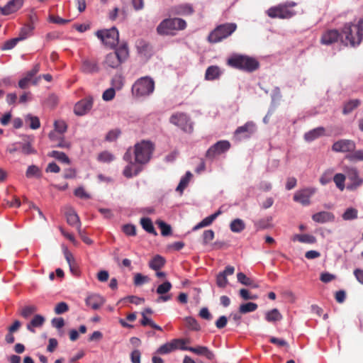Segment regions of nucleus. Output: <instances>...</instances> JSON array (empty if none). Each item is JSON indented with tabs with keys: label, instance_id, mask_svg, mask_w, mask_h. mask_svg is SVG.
Masks as SVG:
<instances>
[{
	"label": "nucleus",
	"instance_id": "5fc2aeb1",
	"mask_svg": "<svg viewBox=\"0 0 363 363\" xmlns=\"http://www.w3.org/2000/svg\"><path fill=\"white\" fill-rule=\"evenodd\" d=\"M213 217L214 216H209L205 218L203 220H202L200 223H199L193 228V230H197L201 228L210 225L214 220Z\"/></svg>",
	"mask_w": 363,
	"mask_h": 363
},
{
	"label": "nucleus",
	"instance_id": "4468645a",
	"mask_svg": "<svg viewBox=\"0 0 363 363\" xmlns=\"http://www.w3.org/2000/svg\"><path fill=\"white\" fill-rule=\"evenodd\" d=\"M256 130L254 122L248 121L242 126H239L234 133V138L237 140L250 138Z\"/></svg>",
	"mask_w": 363,
	"mask_h": 363
},
{
	"label": "nucleus",
	"instance_id": "cd10ccee",
	"mask_svg": "<svg viewBox=\"0 0 363 363\" xmlns=\"http://www.w3.org/2000/svg\"><path fill=\"white\" fill-rule=\"evenodd\" d=\"M65 216L67 218V222L69 225L75 226L78 228L80 227V220L77 213L72 209L69 208L66 213Z\"/></svg>",
	"mask_w": 363,
	"mask_h": 363
},
{
	"label": "nucleus",
	"instance_id": "423d86ee",
	"mask_svg": "<svg viewBox=\"0 0 363 363\" xmlns=\"http://www.w3.org/2000/svg\"><path fill=\"white\" fill-rule=\"evenodd\" d=\"M186 26V21L182 18H167L159 24L157 31L160 35H173L174 30H184Z\"/></svg>",
	"mask_w": 363,
	"mask_h": 363
},
{
	"label": "nucleus",
	"instance_id": "39448f33",
	"mask_svg": "<svg viewBox=\"0 0 363 363\" xmlns=\"http://www.w3.org/2000/svg\"><path fill=\"white\" fill-rule=\"evenodd\" d=\"M296 6V2L287 1L269 8L267 11V13L272 18H290L296 14V12L291 9V8Z\"/></svg>",
	"mask_w": 363,
	"mask_h": 363
},
{
	"label": "nucleus",
	"instance_id": "e433bc0d",
	"mask_svg": "<svg viewBox=\"0 0 363 363\" xmlns=\"http://www.w3.org/2000/svg\"><path fill=\"white\" fill-rule=\"evenodd\" d=\"M35 28V26L31 24H25L23 27L21 28L18 39L21 41L26 39L30 35H31L33 30Z\"/></svg>",
	"mask_w": 363,
	"mask_h": 363
},
{
	"label": "nucleus",
	"instance_id": "2eb2a0df",
	"mask_svg": "<svg viewBox=\"0 0 363 363\" xmlns=\"http://www.w3.org/2000/svg\"><path fill=\"white\" fill-rule=\"evenodd\" d=\"M230 147V143L228 140H220L207 150L206 157L208 159H213L216 156L228 151Z\"/></svg>",
	"mask_w": 363,
	"mask_h": 363
},
{
	"label": "nucleus",
	"instance_id": "f257e3e1",
	"mask_svg": "<svg viewBox=\"0 0 363 363\" xmlns=\"http://www.w3.org/2000/svg\"><path fill=\"white\" fill-rule=\"evenodd\" d=\"M363 40V17L357 23H347L341 30V43L346 46L356 47Z\"/></svg>",
	"mask_w": 363,
	"mask_h": 363
},
{
	"label": "nucleus",
	"instance_id": "a18cd8bd",
	"mask_svg": "<svg viewBox=\"0 0 363 363\" xmlns=\"http://www.w3.org/2000/svg\"><path fill=\"white\" fill-rule=\"evenodd\" d=\"M333 172L334 170L333 169L325 170L320 177V183L322 185H325L330 182Z\"/></svg>",
	"mask_w": 363,
	"mask_h": 363
},
{
	"label": "nucleus",
	"instance_id": "58836bf2",
	"mask_svg": "<svg viewBox=\"0 0 363 363\" xmlns=\"http://www.w3.org/2000/svg\"><path fill=\"white\" fill-rule=\"evenodd\" d=\"M230 228L233 233H240L245 228V224L242 220L236 218L230 223Z\"/></svg>",
	"mask_w": 363,
	"mask_h": 363
},
{
	"label": "nucleus",
	"instance_id": "f3484780",
	"mask_svg": "<svg viewBox=\"0 0 363 363\" xmlns=\"http://www.w3.org/2000/svg\"><path fill=\"white\" fill-rule=\"evenodd\" d=\"M185 340L183 339H174L169 342H167L161 345L157 350V353L160 354H169L181 346H184Z\"/></svg>",
	"mask_w": 363,
	"mask_h": 363
},
{
	"label": "nucleus",
	"instance_id": "412c9836",
	"mask_svg": "<svg viewBox=\"0 0 363 363\" xmlns=\"http://www.w3.org/2000/svg\"><path fill=\"white\" fill-rule=\"evenodd\" d=\"M341 38V33L337 30L332 29L325 31L321 36L320 43L323 45H331Z\"/></svg>",
	"mask_w": 363,
	"mask_h": 363
},
{
	"label": "nucleus",
	"instance_id": "a211bd4d",
	"mask_svg": "<svg viewBox=\"0 0 363 363\" xmlns=\"http://www.w3.org/2000/svg\"><path fill=\"white\" fill-rule=\"evenodd\" d=\"M93 105V99L91 96L86 97L77 102L74 108V112L77 116H83L89 111Z\"/></svg>",
	"mask_w": 363,
	"mask_h": 363
},
{
	"label": "nucleus",
	"instance_id": "9d476101",
	"mask_svg": "<svg viewBox=\"0 0 363 363\" xmlns=\"http://www.w3.org/2000/svg\"><path fill=\"white\" fill-rule=\"evenodd\" d=\"M169 122L186 133H191L193 130V125L189 117L184 113L177 112L172 114L169 118Z\"/></svg>",
	"mask_w": 363,
	"mask_h": 363
},
{
	"label": "nucleus",
	"instance_id": "de8ad7c7",
	"mask_svg": "<svg viewBox=\"0 0 363 363\" xmlns=\"http://www.w3.org/2000/svg\"><path fill=\"white\" fill-rule=\"evenodd\" d=\"M358 211L356 208H349L342 214L345 220H353L357 218Z\"/></svg>",
	"mask_w": 363,
	"mask_h": 363
},
{
	"label": "nucleus",
	"instance_id": "ddd939ff",
	"mask_svg": "<svg viewBox=\"0 0 363 363\" xmlns=\"http://www.w3.org/2000/svg\"><path fill=\"white\" fill-rule=\"evenodd\" d=\"M316 192V189L308 187L297 191L294 195V201L303 206L311 204V198Z\"/></svg>",
	"mask_w": 363,
	"mask_h": 363
},
{
	"label": "nucleus",
	"instance_id": "a878e982",
	"mask_svg": "<svg viewBox=\"0 0 363 363\" xmlns=\"http://www.w3.org/2000/svg\"><path fill=\"white\" fill-rule=\"evenodd\" d=\"M172 13L175 15L188 16L191 15L194 10L193 6L189 4H180L172 9Z\"/></svg>",
	"mask_w": 363,
	"mask_h": 363
},
{
	"label": "nucleus",
	"instance_id": "4be33fe9",
	"mask_svg": "<svg viewBox=\"0 0 363 363\" xmlns=\"http://www.w3.org/2000/svg\"><path fill=\"white\" fill-rule=\"evenodd\" d=\"M81 70L86 74H94L99 71V66L95 60L84 59L82 61Z\"/></svg>",
	"mask_w": 363,
	"mask_h": 363
},
{
	"label": "nucleus",
	"instance_id": "774afa93",
	"mask_svg": "<svg viewBox=\"0 0 363 363\" xmlns=\"http://www.w3.org/2000/svg\"><path fill=\"white\" fill-rule=\"evenodd\" d=\"M74 195L81 199H88L90 198L89 194H88L83 187H78L74 190Z\"/></svg>",
	"mask_w": 363,
	"mask_h": 363
},
{
	"label": "nucleus",
	"instance_id": "052dcab7",
	"mask_svg": "<svg viewBox=\"0 0 363 363\" xmlns=\"http://www.w3.org/2000/svg\"><path fill=\"white\" fill-rule=\"evenodd\" d=\"M21 41L18 38H12L11 40H9L4 43L3 46L1 47L2 50H9L12 48H13L16 44Z\"/></svg>",
	"mask_w": 363,
	"mask_h": 363
},
{
	"label": "nucleus",
	"instance_id": "2f4dec72",
	"mask_svg": "<svg viewBox=\"0 0 363 363\" xmlns=\"http://www.w3.org/2000/svg\"><path fill=\"white\" fill-rule=\"evenodd\" d=\"M49 138L50 140L53 142H57L55 144L56 147H62V148H68L69 147V143L65 140V139L62 137H60L59 139H57V135L55 132H50L49 133Z\"/></svg>",
	"mask_w": 363,
	"mask_h": 363
},
{
	"label": "nucleus",
	"instance_id": "c9c22d12",
	"mask_svg": "<svg viewBox=\"0 0 363 363\" xmlns=\"http://www.w3.org/2000/svg\"><path fill=\"white\" fill-rule=\"evenodd\" d=\"M140 224L143 228L149 233L157 235V232L153 226L152 222L149 218H143L140 219Z\"/></svg>",
	"mask_w": 363,
	"mask_h": 363
},
{
	"label": "nucleus",
	"instance_id": "c756f323",
	"mask_svg": "<svg viewBox=\"0 0 363 363\" xmlns=\"http://www.w3.org/2000/svg\"><path fill=\"white\" fill-rule=\"evenodd\" d=\"M45 320V318L41 315H35L27 325V329L32 333H35L33 328L41 327L44 324Z\"/></svg>",
	"mask_w": 363,
	"mask_h": 363
},
{
	"label": "nucleus",
	"instance_id": "bb28decb",
	"mask_svg": "<svg viewBox=\"0 0 363 363\" xmlns=\"http://www.w3.org/2000/svg\"><path fill=\"white\" fill-rule=\"evenodd\" d=\"M324 133L325 128L323 127H318L304 134V139L307 142H311L323 135Z\"/></svg>",
	"mask_w": 363,
	"mask_h": 363
},
{
	"label": "nucleus",
	"instance_id": "a19ab883",
	"mask_svg": "<svg viewBox=\"0 0 363 363\" xmlns=\"http://www.w3.org/2000/svg\"><path fill=\"white\" fill-rule=\"evenodd\" d=\"M42 175L40 169L36 165H30L28 167L26 176L27 178H40Z\"/></svg>",
	"mask_w": 363,
	"mask_h": 363
},
{
	"label": "nucleus",
	"instance_id": "7ed1b4c3",
	"mask_svg": "<svg viewBox=\"0 0 363 363\" xmlns=\"http://www.w3.org/2000/svg\"><path fill=\"white\" fill-rule=\"evenodd\" d=\"M129 57V50L126 43H121L114 52L106 55L104 65L111 68H117L125 62Z\"/></svg>",
	"mask_w": 363,
	"mask_h": 363
},
{
	"label": "nucleus",
	"instance_id": "09e8293b",
	"mask_svg": "<svg viewBox=\"0 0 363 363\" xmlns=\"http://www.w3.org/2000/svg\"><path fill=\"white\" fill-rule=\"evenodd\" d=\"M55 131L60 134H63L67 131V125L65 121L62 120L55 121L54 123Z\"/></svg>",
	"mask_w": 363,
	"mask_h": 363
},
{
	"label": "nucleus",
	"instance_id": "3c124183",
	"mask_svg": "<svg viewBox=\"0 0 363 363\" xmlns=\"http://www.w3.org/2000/svg\"><path fill=\"white\" fill-rule=\"evenodd\" d=\"M50 155L57 159V160L62 162L64 163L69 164L70 162L69 157L64 152L53 150L51 152Z\"/></svg>",
	"mask_w": 363,
	"mask_h": 363
},
{
	"label": "nucleus",
	"instance_id": "680f3d73",
	"mask_svg": "<svg viewBox=\"0 0 363 363\" xmlns=\"http://www.w3.org/2000/svg\"><path fill=\"white\" fill-rule=\"evenodd\" d=\"M202 238L203 245H207L213 240L214 232L212 230H204Z\"/></svg>",
	"mask_w": 363,
	"mask_h": 363
},
{
	"label": "nucleus",
	"instance_id": "603ef678",
	"mask_svg": "<svg viewBox=\"0 0 363 363\" xmlns=\"http://www.w3.org/2000/svg\"><path fill=\"white\" fill-rule=\"evenodd\" d=\"M158 226L160 227L161 230V234L163 236H167L169 235L172 233V228L171 226L166 223H164L162 220H158L157 222Z\"/></svg>",
	"mask_w": 363,
	"mask_h": 363
},
{
	"label": "nucleus",
	"instance_id": "1a4fd4ad",
	"mask_svg": "<svg viewBox=\"0 0 363 363\" xmlns=\"http://www.w3.org/2000/svg\"><path fill=\"white\" fill-rule=\"evenodd\" d=\"M96 35L107 47L112 48L118 43L119 33L116 27H113L111 29L98 30L96 33Z\"/></svg>",
	"mask_w": 363,
	"mask_h": 363
},
{
	"label": "nucleus",
	"instance_id": "dca6fc26",
	"mask_svg": "<svg viewBox=\"0 0 363 363\" xmlns=\"http://www.w3.org/2000/svg\"><path fill=\"white\" fill-rule=\"evenodd\" d=\"M180 349L182 350H187L197 355L203 356L209 361H213L215 359V354L213 351L210 350L206 346L198 345L196 347H187L181 346Z\"/></svg>",
	"mask_w": 363,
	"mask_h": 363
},
{
	"label": "nucleus",
	"instance_id": "473e14b6",
	"mask_svg": "<svg viewBox=\"0 0 363 363\" xmlns=\"http://www.w3.org/2000/svg\"><path fill=\"white\" fill-rule=\"evenodd\" d=\"M192 174L190 172H186V174L182 177L176 190L180 194H182L185 188L188 186Z\"/></svg>",
	"mask_w": 363,
	"mask_h": 363
},
{
	"label": "nucleus",
	"instance_id": "20e7f679",
	"mask_svg": "<svg viewBox=\"0 0 363 363\" xmlns=\"http://www.w3.org/2000/svg\"><path fill=\"white\" fill-rule=\"evenodd\" d=\"M153 150L154 145L151 142L143 140L136 143L131 152L134 154L135 163L143 165L150 160Z\"/></svg>",
	"mask_w": 363,
	"mask_h": 363
},
{
	"label": "nucleus",
	"instance_id": "c85d7f7f",
	"mask_svg": "<svg viewBox=\"0 0 363 363\" xmlns=\"http://www.w3.org/2000/svg\"><path fill=\"white\" fill-rule=\"evenodd\" d=\"M221 74V71L219 67L216 65H212L208 67L205 73V79L206 80L212 81L217 79L220 77Z\"/></svg>",
	"mask_w": 363,
	"mask_h": 363
},
{
	"label": "nucleus",
	"instance_id": "0e129e2a",
	"mask_svg": "<svg viewBox=\"0 0 363 363\" xmlns=\"http://www.w3.org/2000/svg\"><path fill=\"white\" fill-rule=\"evenodd\" d=\"M21 152L24 155L34 154L36 152L35 149L32 147L30 143H25L22 144Z\"/></svg>",
	"mask_w": 363,
	"mask_h": 363
},
{
	"label": "nucleus",
	"instance_id": "338daca9",
	"mask_svg": "<svg viewBox=\"0 0 363 363\" xmlns=\"http://www.w3.org/2000/svg\"><path fill=\"white\" fill-rule=\"evenodd\" d=\"M299 239L300 242L313 244L316 242V239L313 235L308 234H302Z\"/></svg>",
	"mask_w": 363,
	"mask_h": 363
},
{
	"label": "nucleus",
	"instance_id": "f704fd0d",
	"mask_svg": "<svg viewBox=\"0 0 363 363\" xmlns=\"http://www.w3.org/2000/svg\"><path fill=\"white\" fill-rule=\"evenodd\" d=\"M238 281L243 285L257 288L258 285L254 282L252 279L247 277L244 273L239 272L237 274Z\"/></svg>",
	"mask_w": 363,
	"mask_h": 363
},
{
	"label": "nucleus",
	"instance_id": "aec40b11",
	"mask_svg": "<svg viewBox=\"0 0 363 363\" xmlns=\"http://www.w3.org/2000/svg\"><path fill=\"white\" fill-rule=\"evenodd\" d=\"M235 268L233 266H227L225 269L216 276V284L220 288H225L228 284L227 276L233 274Z\"/></svg>",
	"mask_w": 363,
	"mask_h": 363
},
{
	"label": "nucleus",
	"instance_id": "69168bd1",
	"mask_svg": "<svg viewBox=\"0 0 363 363\" xmlns=\"http://www.w3.org/2000/svg\"><path fill=\"white\" fill-rule=\"evenodd\" d=\"M115 95V89L113 88H109L103 93L102 99L106 101H108L112 100L114 98Z\"/></svg>",
	"mask_w": 363,
	"mask_h": 363
},
{
	"label": "nucleus",
	"instance_id": "37998d69",
	"mask_svg": "<svg viewBox=\"0 0 363 363\" xmlns=\"http://www.w3.org/2000/svg\"><path fill=\"white\" fill-rule=\"evenodd\" d=\"M25 120L26 123H30L29 126L31 129L35 130L39 128L40 126V120L37 116H33L30 114H28L26 116Z\"/></svg>",
	"mask_w": 363,
	"mask_h": 363
},
{
	"label": "nucleus",
	"instance_id": "bf43d9fd",
	"mask_svg": "<svg viewBox=\"0 0 363 363\" xmlns=\"http://www.w3.org/2000/svg\"><path fill=\"white\" fill-rule=\"evenodd\" d=\"M54 311L57 315L62 314L69 311V306L65 302H60L55 306Z\"/></svg>",
	"mask_w": 363,
	"mask_h": 363
},
{
	"label": "nucleus",
	"instance_id": "6ab92c4d",
	"mask_svg": "<svg viewBox=\"0 0 363 363\" xmlns=\"http://www.w3.org/2000/svg\"><path fill=\"white\" fill-rule=\"evenodd\" d=\"M348 179L352 182L351 184L347 186V189L356 190L363 184V179L359 175V172L356 168H350L347 172Z\"/></svg>",
	"mask_w": 363,
	"mask_h": 363
},
{
	"label": "nucleus",
	"instance_id": "e2e57ef3",
	"mask_svg": "<svg viewBox=\"0 0 363 363\" xmlns=\"http://www.w3.org/2000/svg\"><path fill=\"white\" fill-rule=\"evenodd\" d=\"M239 294L244 300H255L257 298V295H252L249 290L246 289H241L239 291Z\"/></svg>",
	"mask_w": 363,
	"mask_h": 363
},
{
	"label": "nucleus",
	"instance_id": "5701e85b",
	"mask_svg": "<svg viewBox=\"0 0 363 363\" xmlns=\"http://www.w3.org/2000/svg\"><path fill=\"white\" fill-rule=\"evenodd\" d=\"M23 5V0H11L1 8V13L4 15L11 14L19 10Z\"/></svg>",
	"mask_w": 363,
	"mask_h": 363
},
{
	"label": "nucleus",
	"instance_id": "4d7b16f0",
	"mask_svg": "<svg viewBox=\"0 0 363 363\" xmlns=\"http://www.w3.org/2000/svg\"><path fill=\"white\" fill-rule=\"evenodd\" d=\"M171 289L172 284L169 281H166L163 284L158 286L157 289V293L158 294L163 295L169 291Z\"/></svg>",
	"mask_w": 363,
	"mask_h": 363
},
{
	"label": "nucleus",
	"instance_id": "7c9ffc66",
	"mask_svg": "<svg viewBox=\"0 0 363 363\" xmlns=\"http://www.w3.org/2000/svg\"><path fill=\"white\" fill-rule=\"evenodd\" d=\"M265 319L269 323L279 321L282 319V315L277 308H274L265 313Z\"/></svg>",
	"mask_w": 363,
	"mask_h": 363
},
{
	"label": "nucleus",
	"instance_id": "6e6552de",
	"mask_svg": "<svg viewBox=\"0 0 363 363\" xmlns=\"http://www.w3.org/2000/svg\"><path fill=\"white\" fill-rule=\"evenodd\" d=\"M237 28V25L234 23H227L217 26L208 37V40L211 43H218L230 36Z\"/></svg>",
	"mask_w": 363,
	"mask_h": 363
},
{
	"label": "nucleus",
	"instance_id": "72a5a7b5",
	"mask_svg": "<svg viewBox=\"0 0 363 363\" xmlns=\"http://www.w3.org/2000/svg\"><path fill=\"white\" fill-rule=\"evenodd\" d=\"M165 264V259L160 255H156L149 263V267L153 270H158Z\"/></svg>",
	"mask_w": 363,
	"mask_h": 363
},
{
	"label": "nucleus",
	"instance_id": "393cba45",
	"mask_svg": "<svg viewBox=\"0 0 363 363\" xmlns=\"http://www.w3.org/2000/svg\"><path fill=\"white\" fill-rule=\"evenodd\" d=\"M104 302L105 299L98 294L90 295L86 299V304L94 310L99 309Z\"/></svg>",
	"mask_w": 363,
	"mask_h": 363
},
{
	"label": "nucleus",
	"instance_id": "0eeeda50",
	"mask_svg": "<svg viewBox=\"0 0 363 363\" xmlns=\"http://www.w3.org/2000/svg\"><path fill=\"white\" fill-rule=\"evenodd\" d=\"M155 82L150 77H143L138 79L132 87V91L138 97L147 96L153 93Z\"/></svg>",
	"mask_w": 363,
	"mask_h": 363
},
{
	"label": "nucleus",
	"instance_id": "6e6d98bb",
	"mask_svg": "<svg viewBox=\"0 0 363 363\" xmlns=\"http://www.w3.org/2000/svg\"><path fill=\"white\" fill-rule=\"evenodd\" d=\"M121 133V131L118 128L111 130L106 135V140L108 142L115 141L120 136Z\"/></svg>",
	"mask_w": 363,
	"mask_h": 363
},
{
	"label": "nucleus",
	"instance_id": "f03ea898",
	"mask_svg": "<svg viewBox=\"0 0 363 363\" xmlns=\"http://www.w3.org/2000/svg\"><path fill=\"white\" fill-rule=\"evenodd\" d=\"M227 63L235 69L247 72H252L259 67V63L255 58L243 55H233L228 59Z\"/></svg>",
	"mask_w": 363,
	"mask_h": 363
},
{
	"label": "nucleus",
	"instance_id": "c03bdc74",
	"mask_svg": "<svg viewBox=\"0 0 363 363\" xmlns=\"http://www.w3.org/2000/svg\"><path fill=\"white\" fill-rule=\"evenodd\" d=\"M185 323H186V327L191 330L198 331L200 330V325H199V323L193 317H191V316L186 317L185 318Z\"/></svg>",
	"mask_w": 363,
	"mask_h": 363
},
{
	"label": "nucleus",
	"instance_id": "4c0bfd02",
	"mask_svg": "<svg viewBox=\"0 0 363 363\" xmlns=\"http://www.w3.org/2000/svg\"><path fill=\"white\" fill-rule=\"evenodd\" d=\"M360 105V101L359 99H352L345 104L342 113L347 115L351 113L354 108Z\"/></svg>",
	"mask_w": 363,
	"mask_h": 363
},
{
	"label": "nucleus",
	"instance_id": "79ce46f5",
	"mask_svg": "<svg viewBox=\"0 0 363 363\" xmlns=\"http://www.w3.org/2000/svg\"><path fill=\"white\" fill-rule=\"evenodd\" d=\"M345 158L350 162L363 161V150H354L350 154H347Z\"/></svg>",
	"mask_w": 363,
	"mask_h": 363
},
{
	"label": "nucleus",
	"instance_id": "9b49d317",
	"mask_svg": "<svg viewBox=\"0 0 363 363\" xmlns=\"http://www.w3.org/2000/svg\"><path fill=\"white\" fill-rule=\"evenodd\" d=\"M123 159L129 164L123 169V175L127 178L137 176L143 170V166L132 161V152L128 149L124 154Z\"/></svg>",
	"mask_w": 363,
	"mask_h": 363
},
{
	"label": "nucleus",
	"instance_id": "864d4df0",
	"mask_svg": "<svg viewBox=\"0 0 363 363\" xmlns=\"http://www.w3.org/2000/svg\"><path fill=\"white\" fill-rule=\"evenodd\" d=\"M150 279L147 276L143 275L140 273L135 274L134 277L133 283L135 286H141L145 283H147Z\"/></svg>",
	"mask_w": 363,
	"mask_h": 363
},
{
	"label": "nucleus",
	"instance_id": "b1692460",
	"mask_svg": "<svg viewBox=\"0 0 363 363\" xmlns=\"http://www.w3.org/2000/svg\"><path fill=\"white\" fill-rule=\"evenodd\" d=\"M313 221L319 223H325L328 222H333L335 216L333 213L328 211H320L312 216Z\"/></svg>",
	"mask_w": 363,
	"mask_h": 363
},
{
	"label": "nucleus",
	"instance_id": "49530a36",
	"mask_svg": "<svg viewBox=\"0 0 363 363\" xmlns=\"http://www.w3.org/2000/svg\"><path fill=\"white\" fill-rule=\"evenodd\" d=\"M333 181L335 183L337 187L340 190L343 191L345 189V176L343 174H336L333 177Z\"/></svg>",
	"mask_w": 363,
	"mask_h": 363
},
{
	"label": "nucleus",
	"instance_id": "8fccbe9b",
	"mask_svg": "<svg viewBox=\"0 0 363 363\" xmlns=\"http://www.w3.org/2000/svg\"><path fill=\"white\" fill-rule=\"evenodd\" d=\"M37 311V308L35 306H26L22 308L21 311V315L24 318H29L32 314H33Z\"/></svg>",
	"mask_w": 363,
	"mask_h": 363
},
{
	"label": "nucleus",
	"instance_id": "ea45409f",
	"mask_svg": "<svg viewBox=\"0 0 363 363\" xmlns=\"http://www.w3.org/2000/svg\"><path fill=\"white\" fill-rule=\"evenodd\" d=\"M258 308L257 303L253 302H248L246 303L241 304L239 308V312L242 314L253 312Z\"/></svg>",
	"mask_w": 363,
	"mask_h": 363
},
{
	"label": "nucleus",
	"instance_id": "f8f14e48",
	"mask_svg": "<svg viewBox=\"0 0 363 363\" xmlns=\"http://www.w3.org/2000/svg\"><path fill=\"white\" fill-rule=\"evenodd\" d=\"M332 150L335 152L350 154L356 148L355 142L349 139H340L335 142L332 145Z\"/></svg>",
	"mask_w": 363,
	"mask_h": 363
},
{
	"label": "nucleus",
	"instance_id": "13d9d810",
	"mask_svg": "<svg viewBox=\"0 0 363 363\" xmlns=\"http://www.w3.org/2000/svg\"><path fill=\"white\" fill-rule=\"evenodd\" d=\"M123 232L128 236H135L136 235V228L132 224H125L122 227Z\"/></svg>",
	"mask_w": 363,
	"mask_h": 363
}]
</instances>
